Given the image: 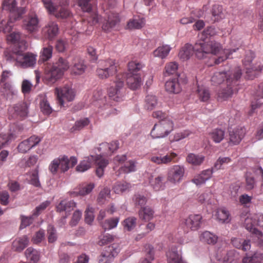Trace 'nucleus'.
<instances>
[{"label":"nucleus","mask_w":263,"mask_h":263,"mask_svg":"<svg viewBox=\"0 0 263 263\" xmlns=\"http://www.w3.org/2000/svg\"><path fill=\"white\" fill-rule=\"evenodd\" d=\"M155 212L151 207L146 206L140 208L138 212L139 218L145 222L153 219Z\"/></svg>","instance_id":"obj_30"},{"label":"nucleus","mask_w":263,"mask_h":263,"mask_svg":"<svg viewBox=\"0 0 263 263\" xmlns=\"http://www.w3.org/2000/svg\"><path fill=\"white\" fill-rule=\"evenodd\" d=\"M25 255L30 263H36L39 260V252L32 248H28L25 251Z\"/></svg>","instance_id":"obj_46"},{"label":"nucleus","mask_w":263,"mask_h":263,"mask_svg":"<svg viewBox=\"0 0 263 263\" xmlns=\"http://www.w3.org/2000/svg\"><path fill=\"white\" fill-rule=\"evenodd\" d=\"M202 217L200 214H191L185 219L181 224L184 233H187L190 230H198L202 223Z\"/></svg>","instance_id":"obj_13"},{"label":"nucleus","mask_w":263,"mask_h":263,"mask_svg":"<svg viewBox=\"0 0 263 263\" xmlns=\"http://www.w3.org/2000/svg\"><path fill=\"white\" fill-rule=\"evenodd\" d=\"M174 129V123L171 119H165L156 123L152 128L151 135L153 138H162L168 136Z\"/></svg>","instance_id":"obj_8"},{"label":"nucleus","mask_w":263,"mask_h":263,"mask_svg":"<svg viewBox=\"0 0 263 263\" xmlns=\"http://www.w3.org/2000/svg\"><path fill=\"white\" fill-rule=\"evenodd\" d=\"M7 41L9 42L15 44L16 48L13 50L21 49L20 46L21 45V42L25 41L21 38V34L19 32H12L10 33L7 37Z\"/></svg>","instance_id":"obj_43"},{"label":"nucleus","mask_w":263,"mask_h":263,"mask_svg":"<svg viewBox=\"0 0 263 263\" xmlns=\"http://www.w3.org/2000/svg\"><path fill=\"white\" fill-rule=\"evenodd\" d=\"M54 93L60 106H64V101L69 102L73 100L76 95L74 90L69 86L56 88L54 90Z\"/></svg>","instance_id":"obj_15"},{"label":"nucleus","mask_w":263,"mask_h":263,"mask_svg":"<svg viewBox=\"0 0 263 263\" xmlns=\"http://www.w3.org/2000/svg\"><path fill=\"white\" fill-rule=\"evenodd\" d=\"M69 63L66 59L59 58L58 61L45 68V79L48 83H55L69 68Z\"/></svg>","instance_id":"obj_5"},{"label":"nucleus","mask_w":263,"mask_h":263,"mask_svg":"<svg viewBox=\"0 0 263 263\" xmlns=\"http://www.w3.org/2000/svg\"><path fill=\"white\" fill-rule=\"evenodd\" d=\"M238 49V48L222 49L221 45L215 41L207 43L200 42L196 43L194 46L189 44H185L180 50L178 55L180 59L185 61L189 59L194 52L199 59L203 58L206 54L212 53L217 55L215 63L219 64L230 58L231 54Z\"/></svg>","instance_id":"obj_1"},{"label":"nucleus","mask_w":263,"mask_h":263,"mask_svg":"<svg viewBox=\"0 0 263 263\" xmlns=\"http://www.w3.org/2000/svg\"><path fill=\"white\" fill-rule=\"evenodd\" d=\"M232 245L239 249L244 251H248L251 248L250 242L248 240H243L239 238H233L231 239Z\"/></svg>","instance_id":"obj_34"},{"label":"nucleus","mask_w":263,"mask_h":263,"mask_svg":"<svg viewBox=\"0 0 263 263\" xmlns=\"http://www.w3.org/2000/svg\"><path fill=\"white\" fill-rule=\"evenodd\" d=\"M150 160L157 164H167L171 162L175 163L178 161L177 154L174 152L167 154L165 156H153Z\"/></svg>","instance_id":"obj_21"},{"label":"nucleus","mask_w":263,"mask_h":263,"mask_svg":"<svg viewBox=\"0 0 263 263\" xmlns=\"http://www.w3.org/2000/svg\"><path fill=\"white\" fill-rule=\"evenodd\" d=\"M9 111L12 114L13 117L23 119L28 115V106L25 102H21L10 108Z\"/></svg>","instance_id":"obj_19"},{"label":"nucleus","mask_w":263,"mask_h":263,"mask_svg":"<svg viewBox=\"0 0 263 263\" xmlns=\"http://www.w3.org/2000/svg\"><path fill=\"white\" fill-rule=\"evenodd\" d=\"M145 252H146V258L141 259L139 263H151L148 258L150 260H153L154 258V248L150 245H146L145 246Z\"/></svg>","instance_id":"obj_59"},{"label":"nucleus","mask_w":263,"mask_h":263,"mask_svg":"<svg viewBox=\"0 0 263 263\" xmlns=\"http://www.w3.org/2000/svg\"><path fill=\"white\" fill-rule=\"evenodd\" d=\"M145 24V21L143 17L136 16L128 21L127 27L129 29H140L144 27Z\"/></svg>","instance_id":"obj_36"},{"label":"nucleus","mask_w":263,"mask_h":263,"mask_svg":"<svg viewBox=\"0 0 263 263\" xmlns=\"http://www.w3.org/2000/svg\"><path fill=\"white\" fill-rule=\"evenodd\" d=\"M21 49L13 50L6 54V59L10 62H15V65L23 68L32 67L36 64L37 55L31 52L24 51L27 48L26 41L21 42Z\"/></svg>","instance_id":"obj_4"},{"label":"nucleus","mask_w":263,"mask_h":263,"mask_svg":"<svg viewBox=\"0 0 263 263\" xmlns=\"http://www.w3.org/2000/svg\"><path fill=\"white\" fill-rule=\"evenodd\" d=\"M110 106L111 105L106 104V102L102 103V105L99 104V106L97 107V109L96 110V112L100 116L104 117H108L110 115L109 109Z\"/></svg>","instance_id":"obj_53"},{"label":"nucleus","mask_w":263,"mask_h":263,"mask_svg":"<svg viewBox=\"0 0 263 263\" xmlns=\"http://www.w3.org/2000/svg\"><path fill=\"white\" fill-rule=\"evenodd\" d=\"M55 15L58 18H67L72 17V13L67 7L61 6L59 10L55 11Z\"/></svg>","instance_id":"obj_56"},{"label":"nucleus","mask_w":263,"mask_h":263,"mask_svg":"<svg viewBox=\"0 0 263 263\" xmlns=\"http://www.w3.org/2000/svg\"><path fill=\"white\" fill-rule=\"evenodd\" d=\"M58 30L57 23L51 22L43 28V33L46 37L51 40L58 34Z\"/></svg>","instance_id":"obj_26"},{"label":"nucleus","mask_w":263,"mask_h":263,"mask_svg":"<svg viewBox=\"0 0 263 263\" xmlns=\"http://www.w3.org/2000/svg\"><path fill=\"white\" fill-rule=\"evenodd\" d=\"M254 58V52L251 50H248L246 52L242 61L243 65L246 68V78L248 79H253L255 78L257 72L260 71L263 67L260 65L257 66L251 65V62Z\"/></svg>","instance_id":"obj_11"},{"label":"nucleus","mask_w":263,"mask_h":263,"mask_svg":"<svg viewBox=\"0 0 263 263\" xmlns=\"http://www.w3.org/2000/svg\"><path fill=\"white\" fill-rule=\"evenodd\" d=\"M171 50V47L169 45H164L158 47L154 51L153 54L155 57L164 59L168 55Z\"/></svg>","instance_id":"obj_44"},{"label":"nucleus","mask_w":263,"mask_h":263,"mask_svg":"<svg viewBox=\"0 0 263 263\" xmlns=\"http://www.w3.org/2000/svg\"><path fill=\"white\" fill-rule=\"evenodd\" d=\"M92 99V105L96 107L99 106V104L102 105V103L106 102L105 94L101 89H97L93 91Z\"/></svg>","instance_id":"obj_32"},{"label":"nucleus","mask_w":263,"mask_h":263,"mask_svg":"<svg viewBox=\"0 0 263 263\" xmlns=\"http://www.w3.org/2000/svg\"><path fill=\"white\" fill-rule=\"evenodd\" d=\"M213 173V168H209L202 171L200 174L196 175L192 180V182L196 185H201L210 179Z\"/></svg>","instance_id":"obj_23"},{"label":"nucleus","mask_w":263,"mask_h":263,"mask_svg":"<svg viewBox=\"0 0 263 263\" xmlns=\"http://www.w3.org/2000/svg\"><path fill=\"white\" fill-rule=\"evenodd\" d=\"M110 190L108 187H104L100 192L97 200L100 204H103L105 201L110 198Z\"/></svg>","instance_id":"obj_61"},{"label":"nucleus","mask_w":263,"mask_h":263,"mask_svg":"<svg viewBox=\"0 0 263 263\" xmlns=\"http://www.w3.org/2000/svg\"><path fill=\"white\" fill-rule=\"evenodd\" d=\"M246 129L243 127H238L229 131L230 142L234 145L238 144L243 138Z\"/></svg>","instance_id":"obj_22"},{"label":"nucleus","mask_w":263,"mask_h":263,"mask_svg":"<svg viewBox=\"0 0 263 263\" xmlns=\"http://www.w3.org/2000/svg\"><path fill=\"white\" fill-rule=\"evenodd\" d=\"M89 123L90 121L88 118L80 119L76 122L74 125L71 129V132L81 130L84 127L87 126Z\"/></svg>","instance_id":"obj_62"},{"label":"nucleus","mask_w":263,"mask_h":263,"mask_svg":"<svg viewBox=\"0 0 263 263\" xmlns=\"http://www.w3.org/2000/svg\"><path fill=\"white\" fill-rule=\"evenodd\" d=\"M22 127L13 124L7 133L0 134V149L14 140L22 130Z\"/></svg>","instance_id":"obj_14"},{"label":"nucleus","mask_w":263,"mask_h":263,"mask_svg":"<svg viewBox=\"0 0 263 263\" xmlns=\"http://www.w3.org/2000/svg\"><path fill=\"white\" fill-rule=\"evenodd\" d=\"M231 161V159L229 157H220L216 160V161L214 163L213 167H212V168H213V171L214 170H219L220 169H222L223 165L227 164L230 163Z\"/></svg>","instance_id":"obj_54"},{"label":"nucleus","mask_w":263,"mask_h":263,"mask_svg":"<svg viewBox=\"0 0 263 263\" xmlns=\"http://www.w3.org/2000/svg\"><path fill=\"white\" fill-rule=\"evenodd\" d=\"M120 20L118 13L110 12L108 15L106 23H104L102 26V29L105 31H109Z\"/></svg>","instance_id":"obj_28"},{"label":"nucleus","mask_w":263,"mask_h":263,"mask_svg":"<svg viewBox=\"0 0 263 263\" xmlns=\"http://www.w3.org/2000/svg\"><path fill=\"white\" fill-rule=\"evenodd\" d=\"M241 69L239 67H236L230 71L215 72L211 78L213 85H218L226 79V87L223 88L218 92V98L226 100L238 91L239 80L241 77Z\"/></svg>","instance_id":"obj_2"},{"label":"nucleus","mask_w":263,"mask_h":263,"mask_svg":"<svg viewBox=\"0 0 263 263\" xmlns=\"http://www.w3.org/2000/svg\"><path fill=\"white\" fill-rule=\"evenodd\" d=\"M95 186V185L93 183L80 185L73 191L70 192V195L71 197L85 196L89 194L94 189Z\"/></svg>","instance_id":"obj_24"},{"label":"nucleus","mask_w":263,"mask_h":263,"mask_svg":"<svg viewBox=\"0 0 263 263\" xmlns=\"http://www.w3.org/2000/svg\"><path fill=\"white\" fill-rule=\"evenodd\" d=\"M157 104V100L155 96L148 95L146 97L144 107L147 110H153Z\"/></svg>","instance_id":"obj_55"},{"label":"nucleus","mask_w":263,"mask_h":263,"mask_svg":"<svg viewBox=\"0 0 263 263\" xmlns=\"http://www.w3.org/2000/svg\"><path fill=\"white\" fill-rule=\"evenodd\" d=\"M95 164L97 165L96 170V175L100 178L103 175L104 169L108 164V161L101 156H97Z\"/></svg>","instance_id":"obj_33"},{"label":"nucleus","mask_w":263,"mask_h":263,"mask_svg":"<svg viewBox=\"0 0 263 263\" xmlns=\"http://www.w3.org/2000/svg\"><path fill=\"white\" fill-rule=\"evenodd\" d=\"M178 65L175 62H171L166 64L163 71L165 77L175 74L178 69Z\"/></svg>","instance_id":"obj_49"},{"label":"nucleus","mask_w":263,"mask_h":263,"mask_svg":"<svg viewBox=\"0 0 263 263\" xmlns=\"http://www.w3.org/2000/svg\"><path fill=\"white\" fill-rule=\"evenodd\" d=\"M77 163V159L74 157H71L69 159L66 156H61L51 161L49 165V170L52 174H55L59 171L65 173Z\"/></svg>","instance_id":"obj_7"},{"label":"nucleus","mask_w":263,"mask_h":263,"mask_svg":"<svg viewBox=\"0 0 263 263\" xmlns=\"http://www.w3.org/2000/svg\"><path fill=\"white\" fill-rule=\"evenodd\" d=\"M12 73L11 71L8 70L3 71L0 80V85L1 87L6 90H10L12 85L10 79Z\"/></svg>","instance_id":"obj_35"},{"label":"nucleus","mask_w":263,"mask_h":263,"mask_svg":"<svg viewBox=\"0 0 263 263\" xmlns=\"http://www.w3.org/2000/svg\"><path fill=\"white\" fill-rule=\"evenodd\" d=\"M216 217L217 219L222 223L228 222L230 220V214L229 212L224 209H218L216 213Z\"/></svg>","instance_id":"obj_57"},{"label":"nucleus","mask_w":263,"mask_h":263,"mask_svg":"<svg viewBox=\"0 0 263 263\" xmlns=\"http://www.w3.org/2000/svg\"><path fill=\"white\" fill-rule=\"evenodd\" d=\"M205 157L201 155H196L193 153L189 154L186 157V161L193 165H200L204 161Z\"/></svg>","instance_id":"obj_41"},{"label":"nucleus","mask_w":263,"mask_h":263,"mask_svg":"<svg viewBox=\"0 0 263 263\" xmlns=\"http://www.w3.org/2000/svg\"><path fill=\"white\" fill-rule=\"evenodd\" d=\"M167 263H183L182 257L176 248L172 247L166 254Z\"/></svg>","instance_id":"obj_31"},{"label":"nucleus","mask_w":263,"mask_h":263,"mask_svg":"<svg viewBox=\"0 0 263 263\" xmlns=\"http://www.w3.org/2000/svg\"><path fill=\"white\" fill-rule=\"evenodd\" d=\"M120 73L118 74L114 81V86H111L108 89V94L109 98L116 102L123 100L125 96V87L124 82L131 89H136L141 85V78L140 73Z\"/></svg>","instance_id":"obj_3"},{"label":"nucleus","mask_w":263,"mask_h":263,"mask_svg":"<svg viewBox=\"0 0 263 263\" xmlns=\"http://www.w3.org/2000/svg\"><path fill=\"white\" fill-rule=\"evenodd\" d=\"M137 218L134 216L125 219L122 222L124 231L130 232L133 230L137 226Z\"/></svg>","instance_id":"obj_40"},{"label":"nucleus","mask_w":263,"mask_h":263,"mask_svg":"<svg viewBox=\"0 0 263 263\" xmlns=\"http://www.w3.org/2000/svg\"><path fill=\"white\" fill-rule=\"evenodd\" d=\"M130 184L126 182H118L114 185L113 189L116 194H121L128 190Z\"/></svg>","instance_id":"obj_60"},{"label":"nucleus","mask_w":263,"mask_h":263,"mask_svg":"<svg viewBox=\"0 0 263 263\" xmlns=\"http://www.w3.org/2000/svg\"><path fill=\"white\" fill-rule=\"evenodd\" d=\"M39 19L36 14L29 13L23 21L24 28L30 33L36 32L39 27Z\"/></svg>","instance_id":"obj_18"},{"label":"nucleus","mask_w":263,"mask_h":263,"mask_svg":"<svg viewBox=\"0 0 263 263\" xmlns=\"http://www.w3.org/2000/svg\"><path fill=\"white\" fill-rule=\"evenodd\" d=\"M76 206V203L73 200H62L56 206L57 211L58 212H65L69 214V213L73 210Z\"/></svg>","instance_id":"obj_29"},{"label":"nucleus","mask_w":263,"mask_h":263,"mask_svg":"<svg viewBox=\"0 0 263 263\" xmlns=\"http://www.w3.org/2000/svg\"><path fill=\"white\" fill-rule=\"evenodd\" d=\"M185 173L183 165H175L168 172L167 181L173 184L179 183L182 179Z\"/></svg>","instance_id":"obj_16"},{"label":"nucleus","mask_w":263,"mask_h":263,"mask_svg":"<svg viewBox=\"0 0 263 263\" xmlns=\"http://www.w3.org/2000/svg\"><path fill=\"white\" fill-rule=\"evenodd\" d=\"M135 206L141 208L144 206L147 201V198L141 194H136L133 198Z\"/></svg>","instance_id":"obj_58"},{"label":"nucleus","mask_w":263,"mask_h":263,"mask_svg":"<svg viewBox=\"0 0 263 263\" xmlns=\"http://www.w3.org/2000/svg\"><path fill=\"white\" fill-rule=\"evenodd\" d=\"M48 240L49 243H52L57 239V234L55 229L52 225H49L47 228Z\"/></svg>","instance_id":"obj_63"},{"label":"nucleus","mask_w":263,"mask_h":263,"mask_svg":"<svg viewBox=\"0 0 263 263\" xmlns=\"http://www.w3.org/2000/svg\"><path fill=\"white\" fill-rule=\"evenodd\" d=\"M213 20L214 22L218 21L224 17L222 12V7L219 5H215L213 6L212 11Z\"/></svg>","instance_id":"obj_50"},{"label":"nucleus","mask_w":263,"mask_h":263,"mask_svg":"<svg viewBox=\"0 0 263 263\" xmlns=\"http://www.w3.org/2000/svg\"><path fill=\"white\" fill-rule=\"evenodd\" d=\"M164 177L161 175L158 176H152L149 180L151 185L155 191H159L162 189L164 186L163 181Z\"/></svg>","instance_id":"obj_45"},{"label":"nucleus","mask_w":263,"mask_h":263,"mask_svg":"<svg viewBox=\"0 0 263 263\" xmlns=\"http://www.w3.org/2000/svg\"><path fill=\"white\" fill-rule=\"evenodd\" d=\"M244 226L252 233L253 241L258 246H263V234L255 228L256 226H263V215L247 217L245 219Z\"/></svg>","instance_id":"obj_6"},{"label":"nucleus","mask_w":263,"mask_h":263,"mask_svg":"<svg viewBox=\"0 0 263 263\" xmlns=\"http://www.w3.org/2000/svg\"><path fill=\"white\" fill-rule=\"evenodd\" d=\"M201 241L209 245H215L218 239V237L209 231H205L202 232L199 237Z\"/></svg>","instance_id":"obj_37"},{"label":"nucleus","mask_w":263,"mask_h":263,"mask_svg":"<svg viewBox=\"0 0 263 263\" xmlns=\"http://www.w3.org/2000/svg\"><path fill=\"white\" fill-rule=\"evenodd\" d=\"M115 239V236L109 234H106L100 237L98 241L99 245L102 246L112 242Z\"/></svg>","instance_id":"obj_64"},{"label":"nucleus","mask_w":263,"mask_h":263,"mask_svg":"<svg viewBox=\"0 0 263 263\" xmlns=\"http://www.w3.org/2000/svg\"><path fill=\"white\" fill-rule=\"evenodd\" d=\"M119 252V249L116 245L114 244L105 247L100 256L99 263H110Z\"/></svg>","instance_id":"obj_17"},{"label":"nucleus","mask_w":263,"mask_h":263,"mask_svg":"<svg viewBox=\"0 0 263 263\" xmlns=\"http://www.w3.org/2000/svg\"><path fill=\"white\" fill-rule=\"evenodd\" d=\"M29 239L26 236L15 239L12 244L13 249L17 252H21L24 250L28 245Z\"/></svg>","instance_id":"obj_38"},{"label":"nucleus","mask_w":263,"mask_h":263,"mask_svg":"<svg viewBox=\"0 0 263 263\" xmlns=\"http://www.w3.org/2000/svg\"><path fill=\"white\" fill-rule=\"evenodd\" d=\"M99 66L96 70V73L98 77L102 79L112 76L118 70L117 64L112 59L101 61Z\"/></svg>","instance_id":"obj_10"},{"label":"nucleus","mask_w":263,"mask_h":263,"mask_svg":"<svg viewBox=\"0 0 263 263\" xmlns=\"http://www.w3.org/2000/svg\"><path fill=\"white\" fill-rule=\"evenodd\" d=\"M40 141L41 139L39 137L36 136H31L28 139L21 142L17 146V149L20 153H26L31 148L38 144Z\"/></svg>","instance_id":"obj_20"},{"label":"nucleus","mask_w":263,"mask_h":263,"mask_svg":"<svg viewBox=\"0 0 263 263\" xmlns=\"http://www.w3.org/2000/svg\"><path fill=\"white\" fill-rule=\"evenodd\" d=\"M119 221V218H112L105 220L101 223L102 228L105 230H110L117 227Z\"/></svg>","instance_id":"obj_52"},{"label":"nucleus","mask_w":263,"mask_h":263,"mask_svg":"<svg viewBox=\"0 0 263 263\" xmlns=\"http://www.w3.org/2000/svg\"><path fill=\"white\" fill-rule=\"evenodd\" d=\"M4 10L9 12V17L11 22L20 20L23 15L26 12L25 8L17 7L16 0H4L2 4Z\"/></svg>","instance_id":"obj_9"},{"label":"nucleus","mask_w":263,"mask_h":263,"mask_svg":"<svg viewBox=\"0 0 263 263\" xmlns=\"http://www.w3.org/2000/svg\"><path fill=\"white\" fill-rule=\"evenodd\" d=\"M53 47L51 45L43 47L40 53L39 62H45L49 60L52 55Z\"/></svg>","instance_id":"obj_39"},{"label":"nucleus","mask_w":263,"mask_h":263,"mask_svg":"<svg viewBox=\"0 0 263 263\" xmlns=\"http://www.w3.org/2000/svg\"><path fill=\"white\" fill-rule=\"evenodd\" d=\"M97 156L91 155L85 158L76 167V171L82 173L89 169L95 164Z\"/></svg>","instance_id":"obj_27"},{"label":"nucleus","mask_w":263,"mask_h":263,"mask_svg":"<svg viewBox=\"0 0 263 263\" xmlns=\"http://www.w3.org/2000/svg\"><path fill=\"white\" fill-rule=\"evenodd\" d=\"M224 131L221 129L216 128L213 130L210 134L209 136L215 143H220L224 137Z\"/></svg>","instance_id":"obj_47"},{"label":"nucleus","mask_w":263,"mask_h":263,"mask_svg":"<svg viewBox=\"0 0 263 263\" xmlns=\"http://www.w3.org/2000/svg\"><path fill=\"white\" fill-rule=\"evenodd\" d=\"M85 69V66L83 62L78 58H75L72 69L73 72L76 74H81L84 72Z\"/></svg>","instance_id":"obj_48"},{"label":"nucleus","mask_w":263,"mask_h":263,"mask_svg":"<svg viewBox=\"0 0 263 263\" xmlns=\"http://www.w3.org/2000/svg\"><path fill=\"white\" fill-rule=\"evenodd\" d=\"M263 260V253L257 251L252 256L246 255L242 260V263H261Z\"/></svg>","instance_id":"obj_42"},{"label":"nucleus","mask_w":263,"mask_h":263,"mask_svg":"<svg viewBox=\"0 0 263 263\" xmlns=\"http://www.w3.org/2000/svg\"><path fill=\"white\" fill-rule=\"evenodd\" d=\"M78 6L83 11L88 12L89 16L88 22L91 25H95L99 23L100 17L96 10L93 9L92 3L93 0H75Z\"/></svg>","instance_id":"obj_12"},{"label":"nucleus","mask_w":263,"mask_h":263,"mask_svg":"<svg viewBox=\"0 0 263 263\" xmlns=\"http://www.w3.org/2000/svg\"><path fill=\"white\" fill-rule=\"evenodd\" d=\"M143 67V65L137 61H131L128 64V73H139V71Z\"/></svg>","instance_id":"obj_51"},{"label":"nucleus","mask_w":263,"mask_h":263,"mask_svg":"<svg viewBox=\"0 0 263 263\" xmlns=\"http://www.w3.org/2000/svg\"><path fill=\"white\" fill-rule=\"evenodd\" d=\"M179 77L172 79L166 82L165 88L166 91L171 93H179L182 89L181 85L179 82Z\"/></svg>","instance_id":"obj_25"}]
</instances>
